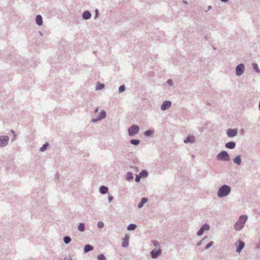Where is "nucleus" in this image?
Masks as SVG:
<instances>
[{
	"label": "nucleus",
	"instance_id": "1",
	"mask_svg": "<svg viewBox=\"0 0 260 260\" xmlns=\"http://www.w3.org/2000/svg\"><path fill=\"white\" fill-rule=\"evenodd\" d=\"M247 219V216L245 215H241L238 221L236 222V223L235 225V229L237 231H239L241 230L244 225V223L246 221Z\"/></svg>",
	"mask_w": 260,
	"mask_h": 260
},
{
	"label": "nucleus",
	"instance_id": "2",
	"mask_svg": "<svg viewBox=\"0 0 260 260\" xmlns=\"http://www.w3.org/2000/svg\"><path fill=\"white\" fill-rule=\"evenodd\" d=\"M231 191V188L228 185H223L218 191V196L219 197H223L228 195Z\"/></svg>",
	"mask_w": 260,
	"mask_h": 260
},
{
	"label": "nucleus",
	"instance_id": "3",
	"mask_svg": "<svg viewBox=\"0 0 260 260\" xmlns=\"http://www.w3.org/2000/svg\"><path fill=\"white\" fill-rule=\"evenodd\" d=\"M139 131V127L137 125H133L128 129V134L129 136H134L137 134Z\"/></svg>",
	"mask_w": 260,
	"mask_h": 260
},
{
	"label": "nucleus",
	"instance_id": "4",
	"mask_svg": "<svg viewBox=\"0 0 260 260\" xmlns=\"http://www.w3.org/2000/svg\"><path fill=\"white\" fill-rule=\"evenodd\" d=\"M218 159L223 160H229L230 157L228 153L224 151L221 152L217 156Z\"/></svg>",
	"mask_w": 260,
	"mask_h": 260
},
{
	"label": "nucleus",
	"instance_id": "5",
	"mask_svg": "<svg viewBox=\"0 0 260 260\" xmlns=\"http://www.w3.org/2000/svg\"><path fill=\"white\" fill-rule=\"evenodd\" d=\"M9 137L8 136L0 137V147L6 145L8 142Z\"/></svg>",
	"mask_w": 260,
	"mask_h": 260
},
{
	"label": "nucleus",
	"instance_id": "6",
	"mask_svg": "<svg viewBox=\"0 0 260 260\" xmlns=\"http://www.w3.org/2000/svg\"><path fill=\"white\" fill-rule=\"evenodd\" d=\"M237 247L236 251L239 253L244 247V243L241 240H238L237 243H236Z\"/></svg>",
	"mask_w": 260,
	"mask_h": 260
},
{
	"label": "nucleus",
	"instance_id": "7",
	"mask_svg": "<svg viewBox=\"0 0 260 260\" xmlns=\"http://www.w3.org/2000/svg\"><path fill=\"white\" fill-rule=\"evenodd\" d=\"M244 66L242 64L238 65L236 68V74L238 76L241 75L244 71Z\"/></svg>",
	"mask_w": 260,
	"mask_h": 260
},
{
	"label": "nucleus",
	"instance_id": "8",
	"mask_svg": "<svg viewBox=\"0 0 260 260\" xmlns=\"http://www.w3.org/2000/svg\"><path fill=\"white\" fill-rule=\"evenodd\" d=\"M171 106V103L169 101H165L164 102L162 105L161 106V109L162 110H165L168 108H169Z\"/></svg>",
	"mask_w": 260,
	"mask_h": 260
},
{
	"label": "nucleus",
	"instance_id": "9",
	"mask_svg": "<svg viewBox=\"0 0 260 260\" xmlns=\"http://www.w3.org/2000/svg\"><path fill=\"white\" fill-rule=\"evenodd\" d=\"M237 129H229L227 132L228 135L230 137H233L237 135Z\"/></svg>",
	"mask_w": 260,
	"mask_h": 260
},
{
	"label": "nucleus",
	"instance_id": "10",
	"mask_svg": "<svg viewBox=\"0 0 260 260\" xmlns=\"http://www.w3.org/2000/svg\"><path fill=\"white\" fill-rule=\"evenodd\" d=\"M160 250L159 249L158 250H153L151 251V256L153 258L156 257L159 254H160Z\"/></svg>",
	"mask_w": 260,
	"mask_h": 260
},
{
	"label": "nucleus",
	"instance_id": "11",
	"mask_svg": "<svg viewBox=\"0 0 260 260\" xmlns=\"http://www.w3.org/2000/svg\"><path fill=\"white\" fill-rule=\"evenodd\" d=\"M128 239H129V237L127 235H126L123 240V241H122V245L123 247H126L127 246L128 244Z\"/></svg>",
	"mask_w": 260,
	"mask_h": 260
},
{
	"label": "nucleus",
	"instance_id": "12",
	"mask_svg": "<svg viewBox=\"0 0 260 260\" xmlns=\"http://www.w3.org/2000/svg\"><path fill=\"white\" fill-rule=\"evenodd\" d=\"M194 141V137L193 136H189L187 137V138L184 140V142L185 143H193Z\"/></svg>",
	"mask_w": 260,
	"mask_h": 260
},
{
	"label": "nucleus",
	"instance_id": "13",
	"mask_svg": "<svg viewBox=\"0 0 260 260\" xmlns=\"http://www.w3.org/2000/svg\"><path fill=\"white\" fill-rule=\"evenodd\" d=\"M106 112L104 111H102L100 113V115L96 120L92 119V121L95 122L97 120H101L106 117Z\"/></svg>",
	"mask_w": 260,
	"mask_h": 260
},
{
	"label": "nucleus",
	"instance_id": "14",
	"mask_svg": "<svg viewBox=\"0 0 260 260\" xmlns=\"http://www.w3.org/2000/svg\"><path fill=\"white\" fill-rule=\"evenodd\" d=\"M36 21L38 25H42L43 23L42 18L41 15H37L36 18Z\"/></svg>",
	"mask_w": 260,
	"mask_h": 260
},
{
	"label": "nucleus",
	"instance_id": "15",
	"mask_svg": "<svg viewBox=\"0 0 260 260\" xmlns=\"http://www.w3.org/2000/svg\"><path fill=\"white\" fill-rule=\"evenodd\" d=\"M235 143L234 142H230L225 144V146L228 148L233 149L235 147Z\"/></svg>",
	"mask_w": 260,
	"mask_h": 260
},
{
	"label": "nucleus",
	"instance_id": "16",
	"mask_svg": "<svg viewBox=\"0 0 260 260\" xmlns=\"http://www.w3.org/2000/svg\"><path fill=\"white\" fill-rule=\"evenodd\" d=\"M91 17V14L88 11H85L83 14V18L85 19H89Z\"/></svg>",
	"mask_w": 260,
	"mask_h": 260
},
{
	"label": "nucleus",
	"instance_id": "17",
	"mask_svg": "<svg viewBox=\"0 0 260 260\" xmlns=\"http://www.w3.org/2000/svg\"><path fill=\"white\" fill-rule=\"evenodd\" d=\"M148 201V199L147 198H143L141 200V201L140 202V203H139V204H138V207L139 208H141L143 207V206L144 205V204L145 203H146Z\"/></svg>",
	"mask_w": 260,
	"mask_h": 260
},
{
	"label": "nucleus",
	"instance_id": "18",
	"mask_svg": "<svg viewBox=\"0 0 260 260\" xmlns=\"http://www.w3.org/2000/svg\"><path fill=\"white\" fill-rule=\"evenodd\" d=\"M93 249V247L89 245H86L84 247V251L85 252H87L89 251H91Z\"/></svg>",
	"mask_w": 260,
	"mask_h": 260
},
{
	"label": "nucleus",
	"instance_id": "19",
	"mask_svg": "<svg viewBox=\"0 0 260 260\" xmlns=\"http://www.w3.org/2000/svg\"><path fill=\"white\" fill-rule=\"evenodd\" d=\"M108 188L105 186H102L100 187V192L103 193L105 194L108 191Z\"/></svg>",
	"mask_w": 260,
	"mask_h": 260
},
{
	"label": "nucleus",
	"instance_id": "20",
	"mask_svg": "<svg viewBox=\"0 0 260 260\" xmlns=\"http://www.w3.org/2000/svg\"><path fill=\"white\" fill-rule=\"evenodd\" d=\"M234 161L235 164H236L237 165H240L241 164V161L240 156L239 155L237 156L235 158Z\"/></svg>",
	"mask_w": 260,
	"mask_h": 260
},
{
	"label": "nucleus",
	"instance_id": "21",
	"mask_svg": "<svg viewBox=\"0 0 260 260\" xmlns=\"http://www.w3.org/2000/svg\"><path fill=\"white\" fill-rule=\"evenodd\" d=\"M137 226L134 224H131L127 227V230L129 231L134 230L136 229Z\"/></svg>",
	"mask_w": 260,
	"mask_h": 260
},
{
	"label": "nucleus",
	"instance_id": "22",
	"mask_svg": "<svg viewBox=\"0 0 260 260\" xmlns=\"http://www.w3.org/2000/svg\"><path fill=\"white\" fill-rule=\"evenodd\" d=\"M148 175V173L146 171L143 170L140 173V176L142 177H145Z\"/></svg>",
	"mask_w": 260,
	"mask_h": 260
},
{
	"label": "nucleus",
	"instance_id": "23",
	"mask_svg": "<svg viewBox=\"0 0 260 260\" xmlns=\"http://www.w3.org/2000/svg\"><path fill=\"white\" fill-rule=\"evenodd\" d=\"M78 230L81 232H83L85 230V225L83 223H80L78 228Z\"/></svg>",
	"mask_w": 260,
	"mask_h": 260
},
{
	"label": "nucleus",
	"instance_id": "24",
	"mask_svg": "<svg viewBox=\"0 0 260 260\" xmlns=\"http://www.w3.org/2000/svg\"><path fill=\"white\" fill-rule=\"evenodd\" d=\"M104 85L103 84L98 83V84L96 85V90H100L104 88Z\"/></svg>",
	"mask_w": 260,
	"mask_h": 260
},
{
	"label": "nucleus",
	"instance_id": "25",
	"mask_svg": "<svg viewBox=\"0 0 260 260\" xmlns=\"http://www.w3.org/2000/svg\"><path fill=\"white\" fill-rule=\"evenodd\" d=\"M127 179L129 180L133 178V174L131 172H128L126 175Z\"/></svg>",
	"mask_w": 260,
	"mask_h": 260
},
{
	"label": "nucleus",
	"instance_id": "26",
	"mask_svg": "<svg viewBox=\"0 0 260 260\" xmlns=\"http://www.w3.org/2000/svg\"><path fill=\"white\" fill-rule=\"evenodd\" d=\"M139 142H140L139 140H134V139H133V140H132L131 141V143L132 144L135 145H137L139 144Z\"/></svg>",
	"mask_w": 260,
	"mask_h": 260
},
{
	"label": "nucleus",
	"instance_id": "27",
	"mask_svg": "<svg viewBox=\"0 0 260 260\" xmlns=\"http://www.w3.org/2000/svg\"><path fill=\"white\" fill-rule=\"evenodd\" d=\"M153 134V131L151 130L147 131L145 132L144 135L146 136H149Z\"/></svg>",
	"mask_w": 260,
	"mask_h": 260
},
{
	"label": "nucleus",
	"instance_id": "28",
	"mask_svg": "<svg viewBox=\"0 0 260 260\" xmlns=\"http://www.w3.org/2000/svg\"><path fill=\"white\" fill-rule=\"evenodd\" d=\"M48 146V143H46L41 148H40V150L41 151H45L46 149H47V147Z\"/></svg>",
	"mask_w": 260,
	"mask_h": 260
},
{
	"label": "nucleus",
	"instance_id": "29",
	"mask_svg": "<svg viewBox=\"0 0 260 260\" xmlns=\"http://www.w3.org/2000/svg\"><path fill=\"white\" fill-rule=\"evenodd\" d=\"M63 240L65 243L68 244L71 241V239L69 237L67 236L64 238Z\"/></svg>",
	"mask_w": 260,
	"mask_h": 260
},
{
	"label": "nucleus",
	"instance_id": "30",
	"mask_svg": "<svg viewBox=\"0 0 260 260\" xmlns=\"http://www.w3.org/2000/svg\"><path fill=\"white\" fill-rule=\"evenodd\" d=\"M98 258L99 260H106L105 256L103 254L99 255Z\"/></svg>",
	"mask_w": 260,
	"mask_h": 260
},
{
	"label": "nucleus",
	"instance_id": "31",
	"mask_svg": "<svg viewBox=\"0 0 260 260\" xmlns=\"http://www.w3.org/2000/svg\"><path fill=\"white\" fill-rule=\"evenodd\" d=\"M202 228L204 229V231H208L209 230V225L207 224H204Z\"/></svg>",
	"mask_w": 260,
	"mask_h": 260
},
{
	"label": "nucleus",
	"instance_id": "32",
	"mask_svg": "<svg viewBox=\"0 0 260 260\" xmlns=\"http://www.w3.org/2000/svg\"><path fill=\"white\" fill-rule=\"evenodd\" d=\"M253 68L258 73H259L260 72V70H259L258 69V66L255 64V63H254L253 64Z\"/></svg>",
	"mask_w": 260,
	"mask_h": 260
},
{
	"label": "nucleus",
	"instance_id": "33",
	"mask_svg": "<svg viewBox=\"0 0 260 260\" xmlns=\"http://www.w3.org/2000/svg\"><path fill=\"white\" fill-rule=\"evenodd\" d=\"M204 232V229L202 228H201L198 232V235L201 236L203 234Z\"/></svg>",
	"mask_w": 260,
	"mask_h": 260
},
{
	"label": "nucleus",
	"instance_id": "34",
	"mask_svg": "<svg viewBox=\"0 0 260 260\" xmlns=\"http://www.w3.org/2000/svg\"><path fill=\"white\" fill-rule=\"evenodd\" d=\"M125 90V86L124 85H121L119 88V90L120 92H122Z\"/></svg>",
	"mask_w": 260,
	"mask_h": 260
},
{
	"label": "nucleus",
	"instance_id": "35",
	"mask_svg": "<svg viewBox=\"0 0 260 260\" xmlns=\"http://www.w3.org/2000/svg\"><path fill=\"white\" fill-rule=\"evenodd\" d=\"M98 226L100 228H102L104 226V223L102 221H100L98 223Z\"/></svg>",
	"mask_w": 260,
	"mask_h": 260
},
{
	"label": "nucleus",
	"instance_id": "36",
	"mask_svg": "<svg viewBox=\"0 0 260 260\" xmlns=\"http://www.w3.org/2000/svg\"><path fill=\"white\" fill-rule=\"evenodd\" d=\"M141 178V177L140 176V175H137L136 177V179H135L136 181L137 182H139Z\"/></svg>",
	"mask_w": 260,
	"mask_h": 260
},
{
	"label": "nucleus",
	"instance_id": "37",
	"mask_svg": "<svg viewBox=\"0 0 260 260\" xmlns=\"http://www.w3.org/2000/svg\"><path fill=\"white\" fill-rule=\"evenodd\" d=\"M213 243L211 242L210 243H209L206 247V248H208L209 247H210L212 245Z\"/></svg>",
	"mask_w": 260,
	"mask_h": 260
},
{
	"label": "nucleus",
	"instance_id": "38",
	"mask_svg": "<svg viewBox=\"0 0 260 260\" xmlns=\"http://www.w3.org/2000/svg\"><path fill=\"white\" fill-rule=\"evenodd\" d=\"M167 83H168L170 85H172V81L171 80H168Z\"/></svg>",
	"mask_w": 260,
	"mask_h": 260
},
{
	"label": "nucleus",
	"instance_id": "39",
	"mask_svg": "<svg viewBox=\"0 0 260 260\" xmlns=\"http://www.w3.org/2000/svg\"><path fill=\"white\" fill-rule=\"evenodd\" d=\"M108 200L109 202H111L113 200V198L111 196L108 197Z\"/></svg>",
	"mask_w": 260,
	"mask_h": 260
},
{
	"label": "nucleus",
	"instance_id": "40",
	"mask_svg": "<svg viewBox=\"0 0 260 260\" xmlns=\"http://www.w3.org/2000/svg\"><path fill=\"white\" fill-rule=\"evenodd\" d=\"M221 1L223 2H226L228 1V0H221Z\"/></svg>",
	"mask_w": 260,
	"mask_h": 260
}]
</instances>
